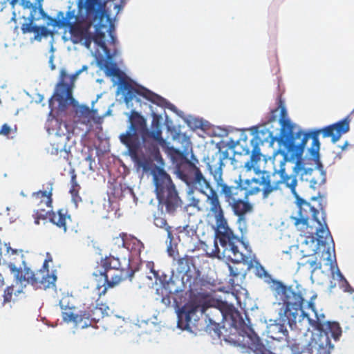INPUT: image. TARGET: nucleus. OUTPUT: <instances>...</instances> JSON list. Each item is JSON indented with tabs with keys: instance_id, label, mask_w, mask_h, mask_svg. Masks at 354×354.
I'll return each instance as SVG.
<instances>
[{
	"instance_id": "obj_1",
	"label": "nucleus",
	"mask_w": 354,
	"mask_h": 354,
	"mask_svg": "<svg viewBox=\"0 0 354 354\" xmlns=\"http://www.w3.org/2000/svg\"><path fill=\"white\" fill-rule=\"evenodd\" d=\"M102 1L104 0H78L77 8L69 6L66 12H58L55 17L48 16L43 8H34L32 14H29L28 17V21L21 25V31L24 34L35 33L38 28L33 22L40 19H48V26L68 28L71 40L73 44L84 41V46L90 49L93 41L102 49L105 57H97V64L100 68L104 69L107 76L112 77L113 86L117 85L118 88H146L128 77L113 61L118 51L114 49L111 53L106 46L105 32L100 28H96L94 35L91 32L93 22L100 16V8Z\"/></svg>"
},
{
	"instance_id": "obj_2",
	"label": "nucleus",
	"mask_w": 354,
	"mask_h": 354,
	"mask_svg": "<svg viewBox=\"0 0 354 354\" xmlns=\"http://www.w3.org/2000/svg\"><path fill=\"white\" fill-rule=\"evenodd\" d=\"M278 120L281 125L280 133L278 138L271 139V143L277 140L280 146L289 153L291 158H297V161L294 167L295 172L299 176L302 181L309 183L310 187V178H313V168H306L301 160V157L306 145L310 138L313 142L309 149L310 153L317 160L319 159L320 142L319 134L323 138H330L333 143L337 142L342 135L350 130V120L348 117L334 124L328 125L319 129H313L304 133L299 127L293 124L288 118L285 103L281 96L277 97V106L272 109L268 118V122Z\"/></svg>"
},
{
	"instance_id": "obj_3",
	"label": "nucleus",
	"mask_w": 354,
	"mask_h": 354,
	"mask_svg": "<svg viewBox=\"0 0 354 354\" xmlns=\"http://www.w3.org/2000/svg\"><path fill=\"white\" fill-rule=\"evenodd\" d=\"M225 158V156H220L215 164L209 162L207 169L214 178L221 198L239 220H243L253 210V205L248 201V196L261 192L263 198H266L270 193L277 189V185L271 183L270 176L265 171L261 172L257 178L245 180L244 183L247 187H243L241 175L234 179V185H230L223 178Z\"/></svg>"
},
{
	"instance_id": "obj_4",
	"label": "nucleus",
	"mask_w": 354,
	"mask_h": 354,
	"mask_svg": "<svg viewBox=\"0 0 354 354\" xmlns=\"http://www.w3.org/2000/svg\"><path fill=\"white\" fill-rule=\"evenodd\" d=\"M129 122L127 131L120 134L119 139L127 148L129 155L138 167L147 171L151 167V158L160 155L158 144L165 142L161 124L158 118H153L151 130H149L146 119L134 110L131 111Z\"/></svg>"
},
{
	"instance_id": "obj_5",
	"label": "nucleus",
	"mask_w": 354,
	"mask_h": 354,
	"mask_svg": "<svg viewBox=\"0 0 354 354\" xmlns=\"http://www.w3.org/2000/svg\"><path fill=\"white\" fill-rule=\"evenodd\" d=\"M318 201L319 209L313 208L306 213H293L290 216L296 229L304 237L301 243V252L304 257L315 255L319 245H325L333 240L326 221L323 198H313Z\"/></svg>"
},
{
	"instance_id": "obj_6",
	"label": "nucleus",
	"mask_w": 354,
	"mask_h": 354,
	"mask_svg": "<svg viewBox=\"0 0 354 354\" xmlns=\"http://www.w3.org/2000/svg\"><path fill=\"white\" fill-rule=\"evenodd\" d=\"M192 186H198L201 192L205 194V190L209 189V194L206 196V202L208 205L207 216L213 217L216 223V237L218 240L222 249V254L224 258L230 259L239 262L243 259V255L238 250V244L240 243L239 236L234 234L230 227L225 212L219 199V190L218 192L214 189L209 180L206 183H196Z\"/></svg>"
},
{
	"instance_id": "obj_7",
	"label": "nucleus",
	"mask_w": 354,
	"mask_h": 354,
	"mask_svg": "<svg viewBox=\"0 0 354 354\" xmlns=\"http://www.w3.org/2000/svg\"><path fill=\"white\" fill-rule=\"evenodd\" d=\"M274 285V290L282 301L283 306L284 308V315L288 319V324L290 327L296 325L297 318L300 312V316L304 318H307L310 326L314 329L320 332L318 335L317 340H315V344L317 345L320 344L321 336L327 335L330 334L334 341H339L342 330L340 325L336 322H321L319 320H314L310 318L308 313L303 310L302 306L304 302V299L299 291H296L291 286H286L282 282L279 281H273Z\"/></svg>"
},
{
	"instance_id": "obj_8",
	"label": "nucleus",
	"mask_w": 354,
	"mask_h": 354,
	"mask_svg": "<svg viewBox=\"0 0 354 354\" xmlns=\"http://www.w3.org/2000/svg\"><path fill=\"white\" fill-rule=\"evenodd\" d=\"M214 303L215 305L211 304L210 301L202 298L192 299L183 307L180 313L178 324L184 317L186 322L185 326L189 327L194 316L200 313L205 315L207 322L230 321V325L239 330L242 336L245 337V326H251L245 323L234 306L219 300Z\"/></svg>"
},
{
	"instance_id": "obj_9",
	"label": "nucleus",
	"mask_w": 354,
	"mask_h": 354,
	"mask_svg": "<svg viewBox=\"0 0 354 354\" xmlns=\"http://www.w3.org/2000/svg\"><path fill=\"white\" fill-rule=\"evenodd\" d=\"M135 271L129 268L128 269L121 268L120 259L112 255L105 257L97 262L94 268L93 275L95 277H102L104 279V289L100 292V286L93 291L98 297L104 295L108 288H113L118 285L121 281L129 279H132Z\"/></svg>"
},
{
	"instance_id": "obj_10",
	"label": "nucleus",
	"mask_w": 354,
	"mask_h": 354,
	"mask_svg": "<svg viewBox=\"0 0 354 354\" xmlns=\"http://www.w3.org/2000/svg\"><path fill=\"white\" fill-rule=\"evenodd\" d=\"M155 192L158 205L167 214L174 215L183 206V201L170 176L162 169L153 175Z\"/></svg>"
},
{
	"instance_id": "obj_11",
	"label": "nucleus",
	"mask_w": 354,
	"mask_h": 354,
	"mask_svg": "<svg viewBox=\"0 0 354 354\" xmlns=\"http://www.w3.org/2000/svg\"><path fill=\"white\" fill-rule=\"evenodd\" d=\"M170 154L178 176L187 185L192 186L199 182L206 183V178L200 169L188 160L184 152L171 148Z\"/></svg>"
},
{
	"instance_id": "obj_12",
	"label": "nucleus",
	"mask_w": 354,
	"mask_h": 354,
	"mask_svg": "<svg viewBox=\"0 0 354 354\" xmlns=\"http://www.w3.org/2000/svg\"><path fill=\"white\" fill-rule=\"evenodd\" d=\"M6 246V252L3 254H1V259L3 265H5L13 274L17 283H20L22 286H26L27 284L30 285L31 270L25 267L24 269L19 267L20 262L23 259L21 250L11 248Z\"/></svg>"
},
{
	"instance_id": "obj_13",
	"label": "nucleus",
	"mask_w": 354,
	"mask_h": 354,
	"mask_svg": "<svg viewBox=\"0 0 354 354\" xmlns=\"http://www.w3.org/2000/svg\"><path fill=\"white\" fill-rule=\"evenodd\" d=\"M177 271L184 273L186 277V283L188 284L190 291L198 292L202 290L205 281L201 275V271L194 264V258L185 255L177 261Z\"/></svg>"
},
{
	"instance_id": "obj_14",
	"label": "nucleus",
	"mask_w": 354,
	"mask_h": 354,
	"mask_svg": "<svg viewBox=\"0 0 354 354\" xmlns=\"http://www.w3.org/2000/svg\"><path fill=\"white\" fill-rule=\"evenodd\" d=\"M53 261L52 257L49 252L46 253V258L44 261L42 267L33 272L31 270L30 285L35 289H44L54 288L57 276L54 272H49L48 263Z\"/></svg>"
},
{
	"instance_id": "obj_15",
	"label": "nucleus",
	"mask_w": 354,
	"mask_h": 354,
	"mask_svg": "<svg viewBox=\"0 0 354 354\" xmlns=\"http://www.w3.org/2000/svg\"><path fill=\"white\" fill-rule=\"evenodd\" d=\"M261 134H263V132L257 131L250 141L249 145L246 140H243L239 143L243 149L241 153H244L245 155L251 153L250 160L244 165L247 171H250L252 169L254 168L261 160L262 154L261 153L260 145H262L264 142L263 139L260 136Z\"/></svg>"
},
{
	"instance_id": "obj_16",
	"label": "nucleus",
	"mask_w": 354,
	"mask_h": 354,
	"mask_svg": "<svg viewBox=\"0 0 354 354\" xmlns=\"http://www.w3.org/2000/svg\"><path fill=\"white\" fill-rule=\"evenodd\" d=\"M281 179L276 184L278 185L279 183H284L287 187L290 189V191L295 198V203L297 205V210L295 213L309 212L310 209L315 208L314 206L311 205L310 203L304 200L299 196L298 193L296 192V186L297 180L295 176H288L286 174L285 169H281L279 170Z\"/></svg>"
},
{
	"instance_id": "obj_17",
	"label": "nucleus",
	"mask_w": 354,
	"mask_h": 354,
	"mask_svg": "<svg viewBox=\"0 0 354 354\" xmlns=\"http://www.w3.org/2000/svg\"><path fill=\"white\" fill-rule=\"evenodd\" d=\"M51 223L66 231V219H70L71 216L67 214V210L60 209L57 212L46 211L43 207L38 208L34 214L35 223L39 225L40 220H45L47 216Z\"/></svg>"
},
{
	"instance_id": "obj_18",
	"label": "nucleus",
	"mask_w": 354,
	"mask_h": 354,
	"mask_svg": "<svg viewBox=\"0 0 354 354\" xmlns=\"http://www.w3.org/2000/svg\"><path fill=\"white\" fill-rule=\"evenodd\" d=\"M97 298L95 299V304L91 302L88 306L87 310L82 311L83 324L81 328L86 327L91 324V322H97L101 318L103 317V308L102 304H99L98 301L100 297L96 295Z\"/></svg>"
},
{
	"instance_id": "obj_19",
	"label": "nucleus",
	"mask_w": 354,
	"mask_h": 354,
	"mask_svg": "<svg viewBox=\"0 0 354 354\" xmlns=\"http://www.w3.org/2000/svg\"><path fill=\"white\" fill-rule=\"evenodd\" d=\"M126 237L127 234L125 233H121L115 239L119 241V244L129 250L132 256L140 257L145 248L143 243L134 236L128 239H126Z\"/></svg>"
},
{
	"instance_id": "obj_20",
	"label": "nucleus",
	"mask_w": 354,
	"mask_h": 354,
	"mask_svg": "<svg viewBox=\"0 0 354 354\" xmlns=\"http://www.w3.org/2000/svg\"><path fill=\"white\" fill-rule=\"evenodd\" d=\"M88 66L84 65L81 69L76 71L74 74H68L66 69L62 68L59 73V80L56 85V88H73L75 82L78 75L83 71H86Z\"/></svg>"
},
{
	"instance_id": "obj_21",
	"label": "nucleus",
	"mask_w": 354,
	"mask_h": 354,
	"mask_svg": "<svg viewBox=\"0 0 354 354\" xmlns=\"http://www.w3.org/2000/svg\"><path fill=\"white\" fill-rule=\"evenodd\" d=\"M95 111L85 105L75 106L73 121L75 123L88 124L94 120Z\"/></svg>"
},
{
	"instance_id": "obj_22",
	"label": "nucleus",
	"mask_w": 354,
	"mask_h": 354,
	"mask_svg": "<svg viewBox=\"0 0 354 354\" xmlns=\"http://www.w3.org/2000/svg\"><path fill=\"white\" fill-rule=\"evenodd\" d=\"M46 127L49 133H55L59 137L67 136L69 132L66 123L56 118L48 119Z\"/></svg>"
},
{
	"instance_id": "obj_23",
	"label": "nucleus",
	"mask_w": 354,
	"mask_h": 354,
	"mask_svg": "<svg viewBox=\"0 0 354 354\" xmlns=\"http://www.w3.org/2000/svg\"><path fill=\"white\" fill-rule=\"evenodd\" d=\"M326 180V172L322 169V165H319L317 167L313 169V178H310V187L316 189L324 185Z\"/></svg>"
},
{
	"instance_id": "obj_24",
	"label": "nucleus",
	"mask_w": 354,
	"mask_h": 354,
	"mask_svg": "<svg viewBox=\"0 0 354 354\" xmlns=\"http://www.w3.org/2000/svg\"><path fill=\"white\" fill-rule=\"evenodd\" d=\"M33 198L36 201V204L38 207H43L45 205L46 207L51 208L52 207V188L48 192L46 191H38L37 192L33 193Z\"/></svg>"
},
{
	"instance_id": "obj_25",
	"label": "nucleus",
	"mask_w": 354,
	"mask_h": 354,
	"mask_svg": "<svg viewBox=\"0 0 354 354\" xmlns=\"http://www.w3.org/2000/svg\"><path fill=\"white\" fill-rule=\"evenodd\" d=\"M178 233V238L180 241L182 239L185 243H190L193 237L196 236V230L194 226L186 225L185 226H179L176 228Z\"/></svg>"
},
{
	"instance_id": "obj_26",
	"label": "nucleus",
	"mask_w": 354,
	"mask_h": 354,
	"mask_svg": "<svg viewBox=\"0 0 354 354\" xmlns=\"http://www.w3.org/2000/svg\"><path fill=\"white\" fill-rule=\"evenodd\" d=\"M241 243V241L240 240V243L238 244V246ZM238 250H239V247H238ZM239 251L243 255V259L242 261L236 262L230 259L226 258L227 259H228L229 261H230L234 263L233 266H231V265L228 266V268L230 270V276H232L233 277H237L239 276H242V277L245 276V272H244L243 268H239V265L241 263L246 262L247 257L245 254H243L242 252H241L240 250H239Z\"/></svg>"
},
{
	"instance_id": "obj_27",
	"label": "nucleus",
	"mask_w": 354,
	"mask_h": 354,
	"mask_svg": "<svg viewBox=\"0 0 354 354\" xmlns=\"http://www.w3.org/2000/svg\"><path fill=\"white\" fill-rule=\"evenodd\" d=\"M320 344L317 347V354H331V351L334 349V345L327 335L321 336Z\"/></svg>"
},
{
	"instance_id": "obj_28",
	"label": "nucleus",
	"mask_w": 354,
	"mask_h": 354,
	"mask_svg": "<svg viewBox=\"0 0 354 354\" xmlns=\"http://www.w3.org/2000/svg\"><path fill=\"white\" fill-rule=\"evenodd\" d=\"M71 187L70 189V194H71L73 201L77 203L79 201H81V197L79 195V192L80 189V186L77 182V175L75 173V171L73 170L71 178Z\"/></svg>"
},
{
	"instance_id": "obj_29",
	"label": "nucleus",
	"mask_w": 354,
	"mask_h": 354,
	"mask_svg": "<svg viewBox=\"0 0 354 354\" xmlns=\"http://www.w3.org/2000/svg\"><path fill=\"white\" fill-rule=\"evenodd\" d=\"M153 223L158 227L165 229L167 233V239L170 242H171L174 239L171 227L167 224V220L161 215H155L153 218Z\"/></svg>"
},
{
	"instance_id": "obj_30",
	"label": "nucleus",
	"mask_w": 354,
	"mask_h": 354,
	"mask_svg": "<svg viewBox=\"0 0 354 354\" xmlns=\"http://www.w3.org/2000/svg\"><path fill=\"white\" fill-rule=\"evenodd\" d=\"M205 330L213 339L221 338L219 322H208Z\"/></svg>"
},
{
	"instance_id": "obj_31",
	"label": "nucleus",
	"mask_w": 354,
	"mask_h": 354,
	"mask_svg": "<svg viewBox=\"0 0 354 354\" xmlns=\"http://www.w3.org/2000/svg\"><path fill=\"white\" fill-rule=\"evenodd\" d=\"M82 311L80 314H75L73 312L63 313V319L66 322H73L76 326L81 327L83 324Z\"/></svg>"
},
{
	"instance_id": "obj_32",
	"label": "nucleus",
	"mask_w": 354,
	"mask_h": 354,
	"mask_svg": "<svg viewBox=\"0 0 354 354\" xmlns=\"http://www.w3.org/2000/svg\"><path fill=\"white\" fill-rule=\"evenodd\" d=\"M12 8H15L17 3H20V4L23 6L24 8L30 9V14H32L34 8H43L41 4L39 3L38 6L36 5H33L30 1L27 0H16L15 2L12 3V0H7Z\"/></svg>"
},
{
	"instance_id": "obj_33",
	"label": "nucleus",
	"mask_w": 354,
	"mask_h": 354,
	"mask_svg": "<svg viewBox=\"0 0 354 354\" xmlns=\"http://www.w3.org/2000/svg\"><path fill=\"white\" fill-rule=\"evenodd\" d=\"M254 274L259 278H264L266 279L271 278L270 275L265 270L264 267L259 263H257L254 266Z\"/></svg>"
},
{
	"instance_id": "obj_34",
	"label": "nucleus",
	"mask_w": 354,
	"mask_h": 354,
	"mask_svg": "<svg viewBox=\"0 0 354 354\" xmlns=\"http://www.w3.org/2000/svg\"><path fill=\"white\" fill-rule=\"evenodd\" d=\"M14 292V286L11 285L8 286L3 292V304L8 303L11 301L12 298V295Z\"/></svg>"
},
{
	"instance_id": "obj_35",
	"label": "nucleus",
	"mask_w": 354,
	"mask_h": 354,
	"mask_svg": "<svg viewBox=\"0 0 354 354\" xmlns=\"http://www.w3.org/2000/svg\"><path fill=\"white\" fill-rule=\"evenodd\" d=\"M188 125L192 129H200L203 127V122L196 118H190L187 120Z\"/></svg>"
},
{
	"instance_id": "obj_36",
	"label": "nucleus",
	"mask_w": 354,
	"mask_h": 354,
	"mask_svg": "<svg viewBox=\"0 0 354 354\" xmlns=\"http://www.w3.org/2000/svg\"><path fill=\"white\" fill-rule=\"evenodd\" d=\"M11 128L8 124H4L0 127V135L8 136L11 133Z\"/></svg>"
},
{
	"instance_id": "obj_37",
	"label": "nucleus",
	"mask_w": 354,
	"mask_h": 354,
	"mask_svg": "<svg viewBox=\"0 0 354 354\" xmlns=\"http://www.w3.org/2000/svg\"><path fill=\"white\" fill-rule=\"evenodd\" d=\"M200 205H201L200 199L195 198V197L191 198L189 206L194 207L196 208L198 211H200V210H201Z\"/></svg>"
},
{
	"instance_id": "obj_38",
	"label": "nucleus",
	"mask_w": 354,
	"mask_h": 354,
	"mask_svg": "<svg viewBox=\"0 0 354 354\" xmlns=\"http://www.w3.org/2000/svg\"><path fill=\"white\" fill-rule=\"evenodd\" d=\"M38 30H35V34L37 36L43 35V36H47L48 35V30L45 26H38Z\"/></svg>"
},
{
	"instance_id": "obj_39",
	"label": "nucleus",
	"mask_w": 354,
	"mask_h": 354,
	"mask_svg": "<svg viewBox=\"0 0 354 354\" xmlns=\"http://www.w3.org/2000/svg\"><path fill=\"white\" fill-rule=\"evenodd\" d=\"M176 139L180 140L182 139L183 142H185V148L187 149L190 144L189 138L187 137L185 134H178L176 136Z\"/></svg>"
},
{
	"instance_id": "obj_40",
	"label": "nucleus",
	"mask_w": 354,
	"mask_h": 354,
	"mask_svg": "<svg viewBox=\"0 0 354 354\" xmlns=\"http://www.w3.org/2000/svg\"><path fill=\"white\" fill-rule=\"evenodd\" d=\"M308 263L310 264V267L313 268V272L316 270L322 268V264L320 262H317V260L308 261Z\"/></svg>"
},
{
	"instance_id": "obj_41",
	"label": "nucleus",
	"mask_w": 354,
	"mask_h": 354,
	"mask_svg": "<svg viewBox=\"0 0 354 354\" xmlns=\"http://www.w3.org/2000/svg\"><path fill=\"white\" fill-rule=\"evenodd\" d=\"M59 90H55V92L54 93V95L50 97L49 102H50V104H51L52 101L55 100H59V96L57 93V92L59 91ZM64 91L66 92V94L68 95H71V93H72V91L73 90H69V89H67V90H64Z\"/></svg>"
},
{
	"instance_id": "obj_42",
	"label": "nucleus",
	"mask_w": 354,
	"mask_h": 354,
	"mask_svg": "<svg viewBox=\"0 0 354 354\" xmlns=\"http://www.w3.org/2000/svg\"><path fill=\"white\" fill-rule=\"evenodd\" d=\"M109 35L110 36V44L113 46H115L117 43V39L116 37L114 35V31L111 28H109Z\"/></svg>"
},
{
	"instance_id": "obj_43",
	"label": "nucleus",
	"mask_w": 354,
	"mask_h": 354,
	"mask_svg": "<svg viewBox=\"0 0 354 354\" xmlns=\"http://www.w3.org/2000/svg\"><path fill=\"white\" fill-rule=\"evenodd\" d=\"M150 90H131V89H129V90H118L117 91V94L119 95L120 91H122V93H124V91H127L128 93H136L138 94H142L143 93L142 91H149Z\"/></svg>"
},
{
	"instance_id": "obj_44",
	"label": "nucleus",
	"mask_w": 354,
	"mask_h": 354,
	"mask_svg": "<svg viewBox=\"0 0 354 354\" xmlns=\"http://www.w3.org/2000/svg\"><path fill=\"white\" fill-rule=\"evenodd\" d=\"M308 308L309 309H311L313 312H314L315 313V315H316V317H317V319L316 320H319L321 322H322L318 317L317 316V312H316V309H315V303L313 301V300L311 299L310 301H309L308 302Z\"/></svg>"
},
{
	"instance_id": "obj_45",
	"label": "nucleus",
	"mask_w": 354,
	"mask_h": 354,
	"mask_svg": "<svg viewBox=\"0 0 354 354\" xmlns=\"http://www.w3.org/2000/svg\"><path fill=\"white\" fill-rule=\"evenodd\" d=\"M59 152L60 153H62L64 152V153L67 154V151L64 148V147H61L60 149H59L58 147L54 149L53 147L52 148V150L50 151V153L52 154L55 153V154H57Z\"/></svg>"
},
{
	"instance_id": "obj_46",
	"label": "nucleus",
	"mask_w": 354,
	"mask_h": 354,
	"mask_svg": "<svg viewBox=\"0 0 354 354\" xmlns=\"http://www.w3.org/2000/svg\"><path fill=\"white\" fill-rule=\"evenodd\" d=\"M86 161L89 162V167L91 170H93L92 169V162L93 161V159L92 158V156L91 155H88L86 159H85Z\"/></svg>"
},
{
	"instance_id": "obj_47",
	"label": "nucleus",
	"mask_w": 354,
	"mask_h": 354,
	"mask_svg": "<svg viewBox=\"0 0 354 354\" xmlns=\"http://www.w3.org/2000/svg\"><path fill=\"white\" fill-rule=\"evenodd\" d=\"M336 274L340 280H344L346 283H348L347 281H346L345 278L342 275V274L340 272L339 269H337Z\"/></svg>"
},
{
	"instance_id": "obj_48",
	"label": "nucleus",
	"mask_w": 354,
	"mask_h": 354,
	"mask_svg": "<svg viewBox=\"0 0 354 354\" xmlns=\"http://www.w3.org/2000/svg\"><path fill=\"white\" fill-rule=\"evenodd\" d=\"M214 245L216 248L215 251H214V253H216L217 254H218L220 253V249L218 248L216 241H214Z\"/></svg>"
},
{
	"instance_id": "obj_49",
	"label": "nucleus",
	"mask_w": 354,
	"mask_h": 354,
	"mask_svg": "<svg viewBox=\"0 0 354 354\" xmlns=\"http://www.w3.org/2000/svg\"><path fill=\"white\" fill-rule=\"evenodd\" d=\"M5 284L4 279L2 275L0 274V286L2 287Z\"/></svg>"
},
{
	"instance_id": "obj_50",
	"label": "nucleus",
	"mask_w": 354,
	"mask_h": 354,
	"mask_svg": "<svg viewBox=\"0 0 354 354\" xmlns=\"http://www.w3.org/2000/svg\"><path fill=\"white\" fill-rule=\"evenodd\" d=\"M348 145V142H346L344 144V145H342V146L341 147L342 149V150H344V149H346V147H347V145Z\"/></svg>"
},
{
	"instance_id": "obj_51",
	"label": "nucleus",
	"mask_w": 354,
	"mask_h": 354,
	"mask_svg": "<svg viewBox=\"0 0 354 354\" xmlns=\"http://www.w3.org/2000/svg\"><path fill=\"white\" fill-rule=\"evenodd\" d=\"M55 68V65H53V64H52V65H51V69H52V70H54Z\"/></svg>"
},
{
	"instance_id": "obj_52",
	"label": "nucleus",
	"mask_w": 354,
	"mask_h": 354,
	"mask_svg": "<svg viewBox=\"0 0 354 354\" xmlns=\"http://www.w3.org/2000/svg\"><path fill=\"white\" fill-rule=\"evenodd\" d=\"M267 133L268 134L269 136H272V133L270 132V131H268Z\"/></svg>"
},
{
	"instance_id": "obj_53",
	"label": "nucleus",
	"mask_w": 354,
	"mask_h": 354,
	"mask_svg": "<svg viewBox=\"0 0 354 354\" xmlns=\"http://www.w3.org/2000/svg\"><path fill=\"white\" fill-rule=\"evenodd\" d=\"M328 259H330V253H329V251H328Z\"/></svg>"
},
{
	"instance_id": "obj_54",
	"label": "nucleus",
	"mask_w": 354,
	"mask_h": 354,
	"mask_svg": "<svg viewBox=\"0 0 354 354\" xmlns=\"http://www.w3.org/2000/svg\"><path fill=\"white\" fill-rule=\"evenodd\" d=\"M15 1H16V0H12V3H14V2H15Z\"/></svg>"
}]
</instances>
